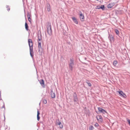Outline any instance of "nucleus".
<instances>
[{
  "label": "nucleus",
  "instance_id": "nucleus-1",
  "mask_svg": "<svg viewBox=\"0 0 130 130\" xmlns=\"http://www.w3.org/2000/svg\"><path fill=\"white\" fill-rule=\"evenodd\" d=\"M29 45L30 48V53L31 56L32 57L33 56V43L32 40L30 39H28Z\"/></svg>",
  "mask_w": 130,
  "mask_h": 130
},
{
  "label": "nucleus",
  "instance_id": "nucleus-2",
  "mask_svg": "<svg viewBox=\"0 0 130 130\" xmlns=\"http://www.w3.org/2000/svg\"><path fill=\"white\" fill-rule=\"evenodd\" d=\"M96 118L99 123L102 122L103 120L102 116L100 115H98L96 116Z\"/></svg>",
  "mask_w": 130,
  "mask_h": 130
},
{
  "label": "nucleus",
  "instance_id": "nucleus-3",
  "mask_svg": "<svg viewBox=\"0 0 130 130\" xmlns=\"http://www.w3.org/2000/svg\"><path fill=\"white\" fill-rule=\"evenodd\" d=\"M116 3L114 2H112L109 4L107 6V7L108 9L111 8L113 7L115 5Z\"/></svg>",
  "mask_w": 130,
  "mask_h": 130
},
{
  "label": "nucleus",
  "instance_id": "nucleus-4",
  "mask_svg": "<svg viewBox=\"0 0 130 130\" xmlns=\"http://www.w3.org/2000/svg\"><path fill=\"white\" fill-rule=\"evenodd\" d=\"M47 31L49 35H50L52 34V30L50 25L47 27Z\"/></svg>",
  "mask_w": 130,
  "mask_h": 130
},
{
  "label": "nucleus",
  "instance_id": "nucleus-5",
  "mask_svg": "<svg viewBox=\"0 0 130 130\" xmlns=\"http://www.w3.org/2000/svg\"><path fill=\"white\" fill-rule=\"evenodd\" d=\"M98 109L99 112L100 113H102L103 114H105V113H107L106 110L101 108L99 107H98Z\"/></svg>",
  "mask_w": 130,
  "mask_h": 130
},
{
  "label": "nucleus",
  "instance_id": "nucleus-6",
  "mask_svg": "<svg viewBox=\"0 0 130 130\" xmlns=\"http://www.w3.org/2000/svg\"><path fill=\"white\" fill-rule=\"evenodd\" d=\"M79 16L81 21H84L85 17L84 15L82 13L81 11L80 12Z\"/></svg>",
  "mask_w": 130,
  "mask_h": 130
},
{
  "label": "nucleus",
  "instance_id": "nucleus-7",
  "mask_svg": "<svg viewBox=\"0 0 130 130\" xmlns=\"http://www.w3.org/2000/svg\"><path fill=\"white\" fill-rule=\"evenodd\" d=\"M119 93V94H120V96H122L123 97L125 98L126 97V95L122 91H118Z\"/></svg>",
  "mask_w": 130,
  "mask_h": 130
},
{
  "label": "nucleus",
  "instance_id": "nucleus-8",
  "mask_svg": "<svg viewBox=\"0 0 130 130\" xmlns=\"http://www.w3.org/2000/svg\"><path fill=\"white\" fill-rule=\"evenodd\" d=\"M69 69L71 70H72L73 68V66L74 65L73 63H71L70 62L69 63Z\"/></svg>",
  "mask_w": 130,
  "mask_h": 130
},
{
  "label": "nucleus",
  "instance_id": "nucleus-9",
  "mask_svg": "<svg viewBox=\"0 0 130 130\" xmlns=\"http://www.w3.org/2000/svg\"><path fill=\"white\" fill-rule=\"evenodd\" d=\"M51 96L52 98H54L55 97V94L53 91H51Z\"/></svg>",
  "mask_w": 130,
  "mask_h": 130
},
{
  "label": "nucleus",
  "instance_id": "nucleus-10",
  "mask_svg": "<svg viewBox=\"0 0 130 130\" xmlns=\"http://www.w3.org/2000/svg\"><path fill=\"white\" fill-rule=\"evenodd\" d=\"M72 20L76 24H78V21L76 19L75 17H72Z\"/></svg>",
  "mask_w": 130,
  "mask_h": 130
},
{
  "label": "nucleus",
  "instance_id": "nucleus-11",
  "mask_svg": "<svg viewBox=\"0 0 130 130\" xmlns=\"http://www.w3.org/2000/svg\"><path fill=\"white\" fill-rule=\"evenodd\" d=\"M37 119L38 121H39L40 119V117L39 116V115L40 114V113L39 111L38 110L37 111Z\"/></svg>",
  "mask_w": 130,
  "mask_h": 130
},
{
  "label": "nucleus",
  "instance_id": "nucleus-12",
  "mask_svg": "<svg viewBox=\"0 0 130 130\" xmlns=\"http://www.w3.org/2000/svg\"><path fill=\"white\" fill-rule=\"evenodd\" d=\"M47 11H50L51 10V7L50 5L49 4H48V5H47Z\"/></svg>",
  "mask_w": 130,
  "mask_h": 130
},
{
  "label": "nucleus",
  "instance_id": "nucleus-13",
  "mask_svg": "<svg viewBox=\"0 0 130 130\" xmlns=\"http://www.w3.org/2000/svg\"><path fill=\"white\" fill-rule=\"evenodd\" d=\"M40 83L42 86H44V82L43 79L41 80Z\"/></svg>",
  "mask_w": 130,
  "mask_h": 130
},
{
  "label": "nucleus",
  "instance_id": "nucleus-14",
  "mask_svg": "<svg viewBox=\"0 0 130 130\" xmlns=\"http://www.w3.org/2000/svg\"><path fill=\"white\" fill-rule=\"evenodd\" d=\"M25 27L26 30L27 31L28 30V27L27 24L26 22L25 23Z\"/></svg>",
  "mask_w": 130,
  "mask_h": 130
},
{
  "label": "nucleus",
  "instance_id": "nucleus-15",
  "mask_svg": "<svg viewBox=\"0 0 130 130\" xmlns=\"http://www.w3.org/2000/svg\"><path fill=\"white\" fill-rule=\"evenodd\" d=\"M115 31L116 34L118 35L119 34V31L117 29H115Z\"/></svg>",
  "mask_w": 130,
  "mask_h": 130
},
{
  "label": "nucleus",
  "instance_id": "nucleus-16",
  "mask_svg": "<svg viewBox=\"0 0 130 130\" xmlns=\"http://www.w3.org/2000/svg\"><path fill=\"white\" fill-rule=\"evenodd\" d=\"M38 46L39 48H41V42L40 41H38Z\"/></svg>",
  "mask_w": 130,
  "mask_h": 130
},
{
  "label": "nucleus",
  "instance_id": "nucleus-17",
  "mask_svg": "<svg viewBox=\"0 0 130 130\" xmlns=\"http://www.w3.org/2000/svg\"><path fill=\"white\" fill-rule=\"evenodd\" d=\"M86 83L88 84V86L89 87H91V84L89 82L88 80H87L86 81Z\"/></svg>",
  "mask_w": 130,
  "mask_h": 130
},
{
  "label": "nucleus",
  "instance_id": "nucleus-18",
  "mask_svg": "<svg viewBox=\"0 0 130 130\" xmlns=\"http://www.w3.org/2000/svg\"><path fill=\"white\" fill-rule=\"evenodd\" d=\"M110 41H111L113 42L114 41V38L113 37H110Z\"/></svg>",
  "mask_w": 130,
  "mask_h": 130
},
{
  "label": "nucleus",
  "instance_id": "nucleus-19",
  "mask_svg": "<svg viewBox=\"0 0 130 130\" xmlns=\"http://www.w3.org/2000/svg\"><path fill=\"white\" fill-rule=\"evenodd\" d=\"M117 63L118 62L117 61H114L113 62V64L114 66H116Z\"/></svg>",
  "mask_w": 130,
  "mask_h": 130
},
{
  "label": "nucleus",
  "instance_id": "nucleus-20",
  "mask_svg": "<svg viewBox=\"0 0 130 130\" xmlns=\"http://www.w3.org/2000/svg\"><path fill=\"white\" fill-rule=\"evenodd\" d=\"M38 41H40L42 39V38L41 36H38Z\"/></svg>",
  "mask_w": 130,
  "mask_h": 130
},
{
  "label": "nucleus",
  "instance_id": "nucleus-21",
  "mask_svg": "<svg viewBox=\"0 0 130 130\" xmlns=\"http://www.w3.org/2000/svg\"><path fill=\"white\" fill-rule=\"evenodd\" d=\"M94 128V127L92 125H91L89 128V130H92Z\"/></svg>",
  "mask_w": 130,
  "mask_h": 130
},
{
  "label": "nucleus",
  "instance_id": "nucleus-22",
  "mask_svg": "<svg viewBox=\"0 0 130 130\" xmlns=\"http://www.w3.org/2000/svg\"><path fill=\"white\" fill-rule=\"evenodd\" d=\"M27 16L28 17V20L30 22H31V19L30 18V16L29 15H28Z\"/></svg>",
  "mask_w": 130,
  "mask_h": 130
},
{
  "label": "nucleus",
  "instance_id": "nucleus-23",
  "mask_svg": "<svg viewBox=\"0 0 130 130\" xmlns=\"http://www.w3.org/2000/svg\"><path fill=\"white\" fill-rule=\"evenodd\" d=\"M43 103L45 104H46L47 103L46 100L45 99L43 100Z\"/></svg>",
  "mask_w": 130,
  "mask_h": 130
},
{
  "label": "nucleus",
  "instance_id": "nucleus-24",
  "mask_svg": "<svg viewBox=\"0 0 130 130\" xmlns=\"http://www.w3.org/2000/svg\"><path fill=\"white\" fill-rule=\"evenodd\" d=\"M6 8H7V11H9L10 10V8L9 7V6H8V5L7 6H6Z\"/></svg>",
  "mask_w": 130,
  "mask_h": 130
},
{
  "label": "nucleus",
  "instance_id": "nucleus-25",
  "mask_svg": "<svg viewBox=\"0 0 130 130\" xmlns=\"http://www.w3.org/2000/svg\"><path fill=\"white\" fill-rule=\"evenodd\" d=\"M61 124V122L59 121V120H58V122H56V124L58 125H60Z\"/></svg>",
  "mask_w": 130,
  "mask_h": 130
},
{
  "label": "nucleus",
  "instance_id": "nucleus-26",
  "mask_svg": "<svg viewBox=\"0 0 130 130\" xmlns=\"http://www.w3.org/2000/svg\"><path fill=\"white\" fill-rule=\"evenodd\" d=\"M94 126L96 127H97L99 126V124L98 123H96Z\"/></svg>",
  "mask_w": 130,
  "mask_h": 130
},
{
  "label": "nucleus",
  "instance_id": "nucleus-27",
  "mask_svg": "<svg viewBox=\"0 0 130 130\" xmlns=\"http://www.w3.org/2000/svg\"><path fill=\"white\" fill-rule=\"evenodd\" d=\"M59 125V127L61 128H63V125L62 124H61Z\"/></svg>",
  "mask_w": 130,
  "mask_h": 130
},
{
  "label": "nucleus",
  "instance_id": "nucleus-28",
  "mask_svg": "<svg viewBox=\"0 0 130 130\" xmlns=\"http://www.w3.org/2000/svg\"><path fill=\"white\" fill-rule=\"evenodd\" d=\"M70 62H71V63H73L74 60H73V59H72V58L71 59H70Z\"/></svg>",
  "mask_w": 130,
  "mask_h": 130
},
{
  "label": "nucleus",
  "instance_id": "nucleus-29",
  "mask_svg": "<svg viewBox=\"0 0 130 130\" xmlns=\"http://www.w3.org/2000/svg\"><path fill=\"white\" fill-rule=\"evenodd\" d=\"M127 121L128 122V124L130 126V120L128 119H127Z\"/></svg>",
  "mask_w": 130,
  "mask_h": 130
},
{
  "label": "nucleus",
  "instance_id": "nucleus-30",
  "mask_svg": "<svg viewBox=\"0 0 130 130\" xmlns=\"http://www.w3.org/2000/svg\"><path fill=\"white\" fill-rule=\"evenodd\" d=\"M100 7H101V9H104V8H105L104 6L103 5V6H100Z\"/></svg>",
  "mask_w": 130,
  "mask_h": 130
},
{
  "label": "nucleus",
  "instance_id": "nucleus-31",
  "mask_svg": "<svg viewBox=\"0 0 130 130\" xmlns=\"http://www.w3.org/2000/svg\"><path fill=\"white\" fill-rule=\"evenodd\" d=\"M97 8L98 9H101L100 6H97Z\"/></svg>",
  "mask_w": 130,
  "mask_h": 130
},
{
  "label": "nucleus",
  "instance_id": "nucleus-32",
  "mask_svg": "<svg viewBox=\"0 0 130 130\" xmlns=\"http://www.w3.org/2000/svg\"><path fill=\"white\" fill-rule=\"evenodd\" d=\"M97 1H98V0H96Z\"/></svg>",
  "mask_w": 130,
  "mask_h": 130
}]
</instances>
